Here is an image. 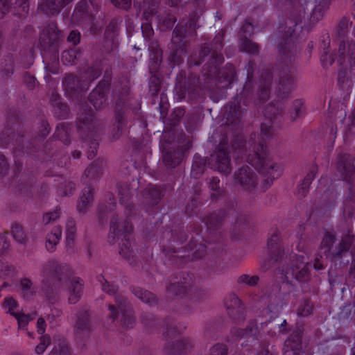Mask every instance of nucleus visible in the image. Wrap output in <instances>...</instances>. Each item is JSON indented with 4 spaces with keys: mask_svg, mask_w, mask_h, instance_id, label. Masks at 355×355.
<instances>
[{
    "mask_svg": "<svg viewBox=\"0 0 355 355\" xmlns=\"http://www.w3.org/2000/svg\"><path fill=\"white\" fill-rule=\"evenodd\" d=\"M271 85L272 76L270 73H268L265 76H261L257 92L260 102H265L268 99Z\"/></svg>",
    "mask_w": 355,
    "mask_h": 355,
    "instance_id": "bb28decb",
    "label": "nucleus"
},
{
    "mask_svg": "<svg viewBox=\"0 0 355 355\" xmlns=\"http://www.w3.org/2000/svg\"><path fill=\"white\" fill-rule=\"evenodd\" d=\"M303 103L300 100H296L293 102L292 110L290 113L291 120L295 121L302 113Z\"/></svg>",
    "mask_w": 355,
    "mask_h": 355,
    "instance_id": "bf43d9fd",
    "label": "nucleus"
},
{
    "mask_svg": "<svg viewBox=\"0 0 355 355\" xmlns=\"http://www.w3.org/2000/svg\"><path fill=\"white\" fill-rule=\"evenodd\" d=\"M197 18L191 17L184 28L178 25L173 32L170 46L169 60L174 64H179L183 61V57L187 54L186 47L188 42L186 34L193 35L196 30Z\"/></svg>",
    "mask_w": 355,
    "mask_h": 355,
    "instance_id": "39448f33",
    "label": "nucleus"
},
{
    "mask_svg": "<svg viewBox=\"0 0 355 355\" xmlns=\"http://www.w3.org/2000/svg\"><path fill=\"white\" fill-rule=\"evenodd\" d=\"M191 348V345L187 339H180L175 343H168L166 347L167 353L181 355V353L187 352Z\"/></svg>",
    "mask_w": 355,
    "mask_h": 355,
    "instance_id": "473e14b6",
    "label": "nucleus"
},
{
    "mask_svg": "<svg viewBox=\"0 0 355 355\" xmlns=\"http://www.w3.org/2000/svg\"><path fill=\"white\" fill-rule=\"evenodd\" d=\"M208 188L210 191V197L211 200L217 201L225 195V191L220 187V180L218 177H211L207 180Z\"/></svg>",
    "mask_w": 355,
    "mask_h": 355,
    "instance_id": "c85d7f7f",
    "label": "nucleus"
},
{
    "mask_svg": "<svg viewBox=\"0 0 355 355\" xmlns=\"http://www.w3.org/2000/svg\"><path fill=\"white\" fill-rule=\"evenodd\" d=\"M132 293L138 299L146 304L152 306L157 303L156 297L148 291L141 288H134Z\"/></svg>",
    "mask_w": 355,
    "mask_h": 355,
    "instance_id": "ea45409f",
    "label": "nucleus"
},
{
    "mask_svg": "<svg viewBox=\"0 0 355 355\" xmlns=\"http://www.w3.org/2000/svg\"><path fill=\"white\" fill-rule=\"evenodd\" d=\"M80 33L77 31H71L67 37V41L73 45H77L80 41Z\"/></svg>",
    "mask_w": 355,
    "mask_h": 355,
    "instance_id": "338daca9",
    "label": "nucleus"
},
{
    "mask_svg": "<svg viewBox=\"0 0 355 355\" xmlns=\"http://www.w3.org/2000/svg\"><path fill=\"white\" fill-rule=\"evenodd\" d=\"M61 214L60 209L56 208L53 211L46 213L43 216V223L48 225L52 222L57 220Z\"/></svg>",
    "mask_w": 355,
    "mask_h": 355,
    "instance_id": "4d7b16f0",
    "label": "nucleus"
},
{
    "mask_svg": "<svg viewBox=\"0 0 355 355\" xmlns=\"http://www.w3.org/2000/svg\"><path fill=\"white\" fill-rule=\"evenodd\" d=\"M225 217V212L223 210H219L208 215L205 220L208 229L215 230L220 226Z\"/></svg>",
    "mask_w": 355,
    "mask_h": 355,
    "instance_id": "72a5a7b5",
    "label": "nucleus"
},
{
    "mask_svg": "<svg viewBox=\"0 0 355 355\" xmlns=\"http://www.w3.org/2000/svg\"><path fill=\"white\" fill-rule=\"evenodd\" d=\"M51 103L54 108L55 114L59 118H64L67 116L69 112V107L61 101L60 96L56 94L53 93L50 99Z\"/></svg>",
    "mask_w": 355,
    "mask_h": 355,
    "instance_id": "7c9ffc66",
    "label": "nucleus"
},
{
    "mask_svg": "<svg viewBox=\"0 0 355 355\" xmlns=\"http://www.w3.org/2000/svg\"><path fill=\"white\" fill-rule=\"evenodd\" d=\"M259 277L257 275L250 276L246 274L240 275L238 277L237 283L239 284H244L249 286H254L257 284Z\"/></svg>",
    "mask_w": 355,
    "mask_h": 355,
    "instance_id": "5fc2aeb1",
    "label": "nucleus"
},
{
    "mask_svg": "<svg viewBox=\"0 0 355 355\" xmlns=\"http://www.w3.org/2000/svg\"><path fill=\"white\" fill-rule=\"evenodd\" d=\"M82 54L80 49H71L62 52V61L64 64H73L75 60Z\"/></svg>",
    "mask_w": 355,
    "mask_h": 355,
    "instance_id": "de8ad7c7",
    "label": "nucleus"
},
{
    "mask_svg": "<svg viewBox=\"0 0 355 355\" xmlns=\"http://www.w3.org/2000/svg\"><path fill=\"white\" fill-rule=\"evenodd\" d=\"M40 343L35 347V352L37 354H42L44 353L46 347L51 343V338L49 335H43L40 338Z\"/></svg>",
    "mask_w": 355,
    "mask_h": 355,
    "instance_id": "6e6d98bb",
    "label": "nucleus"
},
{
    "mask_svg": "<svg viewBox=\"0 0 355 355\" xmlns=\"http://www.w3.org/2000/svg\"><path fill=\"white\" fill-rule=\"evenodd\" d=\"M314 178L315 173L313 171H311L306 175L297 189V195L300 197L302 198L306 196L309 191V186Z\"/></svg>",
    "mask_w": 355,
    "mask_h": 355,
    "instance_id": "3c124183",
    "label": "nucleus"
},
{
    "mask_svg": "<svg viewBox=\"0 0 355 355\" xmlns=\"http://www.w3.org/2000/svg\"><path fill=\"white\" fill-rule=\"evenodd\" d=\"M162 196V191L157 187L154 185H149L145 189L144 192L146 202L151 205L157 204L161 199Z\"/></svg>",
    "mask_w": 355,
    "mask_h": 355,
    "instance_id": "f704fd0d",
    "label": "nucleus"
},
{
    "mask_svg": "<svg viewBox=\"0 0 355 355\" xmlns=\"http://www.w3.org/2000/svg\"><path fill=\"white\" fill-rule=\"evenodd\" d=\"M68 292V302L71 304H76L83 293V284L78 277H72L66 284Z\"/></svg>",
    "mask_w": 355,
    "mask_h": 355,
    "instance_id": "a211bd4d",
    "label": "nucleus"
},
{
    "mask_svg": "<svg viewBox=\"0 0 355 355\" xmlns=\"http://www.w3.org/2000/svg\"><path fill=\"white\" fill-rule=\"evenodd\" d=\"M183 152L179 147L176 148L166 149L163 148L162 162L167 168H175L178 166L182 160Z\"/></svg>",
    "mask_w": 355,
    "mask_h": 355,
    "instance_id": "f3484780",
    "label": "nucleus"
},
{
    "mask_svg": "<svg viewBox=\"0 0 355 355\" xmlns=\"http://www.w3.org/2000/svg\"><path fill=\"white\" fill-rule=\"evenodd\" d=\"M55 136L64 144H68L70 141L69 138V128L64 123H60L56 128Z\"/></svg>",
    "mask_w": 355,
    "mask_h": 355,
    "instance_id": "603ef678",
    "label": "nucleus"
},
{
    "mask_svg": "<svg viewBox=\"0 0 355 355\" xmlns=\"http://www.w3.org/2000/svg\"><path fill=\"white\" fill-rule=\"evenodd\" d=\"M159 0H144V17L150 21L158 12Z\"/></svg>",
    "mask_w": 355,
    "mask_h": 355,
    "instance_id": "4c0bfd02",
    "label": "nucleus"
},
{
    "mask_svg": "<svg viewBox=\"0 0 355 355\" xmlns=\"http://www.w3.org/2000/svg\"><path fill=\"white\" fill-rule=\"evenodd\" d=\"M233 336L236 338H243L247 336L257 337L259 330L257 322L252 321L249 323L246 329H234L232 331Z\"/></svg>",
    "mask_w": 355,
    "mask_h": 355,
    "instance_id": "2f4dec72",
    "label": "nucleus"
},
{
    "mask_svg": "<svg viewBox=\"0 0 355 355\" xmlns=\"http://www.w3.org/2000/svg\"><path fill=\"white\" fill-rule=\"evenodd\" d=\"M295 80V76L291 73L284 72L281 74L278 85V92L280 94L286 96L289 94Z\"/></svg>",
    "mask_w": 355,
    "mask_h": 355,
    "instance_id": "cd10ccee",
    "label": "nucleus"
},
{
    "mask_svg": "<svg viewBox=\"0 0 355 355\" xmlns=\"http://www.w3.org/2000/svg\"><path fill=\"white\" fill-rule=\"evenodd\" d=\"M42 273V291L46 298L51 303H53L56 300L59 291L57 284H65L71 279V270L66 263L51 260L44 265Z\"/></svg>",
    "mask_w": 355,
    "mask_h": 355,
    "instance_id": "7ed1b4c3",
    "label": "nucleus"
},
{
    "mask_svg": "<svg viewBox=\"0 0 355 355\" xmlns=\"http://www.w3.org/2000/svg\"><path fill=\"white\" fill-rule=\"evenodd\" d=\"M303 331V327H298L286 340L284 347V355H300L302 354Z\"/></svg>",
    "mask_w": 355,
    "mask_h": 355,
    "instance_id": "f8f14e48",
    "label": "nucleus"
},
{
    "mask_svg": "<svg viewBox=\"0 0 355 355\" xmlns=\"http://www.w3.org/2000/svg\"><path fill=\"white\" fill-rule=\"evenodd\" d=\"M93 202V191L90 187H86L82 192L80 201L78 203L79 211H85Z\"/></svg>",
    "mask_w": 355,
    "mask_h": 355,
    "instance_id": "58836bf2",
    "label": "nucleus"
},
{
    "mask_svg": "<svg viewBox=\"0 0 355 355\" xmlns=\"http://www.w3.org/2000/svg\"><path fill=\"white\" fill-rule=\"evenodd\" d=\"M4 306L8 309V313L15 316L17 315V313L21 311L19 309V305L17 301L12 297H7L4 300Z\"/></svg>",
    "mask_w": 355,
    "mask_h": 355,
    "instance_id": "864d4df0",
    "label": "nucleus"
},
{
    "mask_svg": "<svg viewBox=\"0 0 355 355\" xmlns=\"http://www.w3.org/2000/svg\"><path fill=\"white\" fill-rule=\"evenodd\" d=\"M108 309L110 311L109 318L114 321L119 315V311L122 315L121 324L126 328H132L135 322L133 315V311L127 299L122 295H116L115 297V304H109Z\"/></svg>",
    "mask_w": 355,
    "mask_h": 355,
    "instance_id": "0eeeda50",
    "label": "nucleus"
},
{
    "mask_svg": "<svg viewBox=\"0 0 355 355\" xmlns=\"http://www.w3.org/2000/svg\"><path fill=\"white\" fill-rule=\"evenodd\" d=\"M73 0H43L40 5V9L46 15H53L59 13L61 9Z\"/></svg>",
    "mask_w": 355,
    "mask_h": 355,
    "instance_id": "393cba45",
    "label": "nucleus"
},
{
    "mask_svg": "<svg viewBox=\"0 0 355 355\" xmlns=\"http://www.w3.org/2000/svg\"><path fill=\"white\" fill-rule=\"evenodd\" d=\"M108 83L101 81L89 95V101L96 109H101L105 106L107 101Z\"/></svg>",
    "mask_w": 355,
    "mask_h": 355,
    "instance_id": "dca6fc26",
    "label": "nucleus"
},
{
    "mask_svg": "<svg viewBox=\"0 0 355 355\" xmlns=\"http://www.w3.org/2000/svg\"><path fill=\"white\" fill-rule=\"evenodd\" d=\"M313 305L309 300H304L297 309V315L307 316L312 313Z\"/></svg>",
    "mask_w": 355,
    "mask_h": 355,
    "instance_id": "13d9d810",
    "label": "nucleus"
},
{
    "mask_svg": "<svg viewBox=\"0 0 355 355\" xmlns=\"http://www.w3.org/2000/svg\"><path fill=\"white\" fill-rule=\"evenodd\" d=\"M10 232L14 240L17 243L23 245H25L27 243L28 237L27 234L24 232L21 225L18 223H13L11 225Z\"/></svg>",
    "mask_w": 355,
    "mask_h": 355,
    "instance_id": "c9c22d12",
    "label": "nucleus"
},
{
    "mask_svg": "<svg viewBox=\"0 0 355 355\" xmlns=\"http://www.w3.org/2000/svg\"><path fill=\"white\" fill-rule=\"evenodd\" d=\"M293 276L299 282H307L310 277V272L308 265L300 263L291 268Z\"/></svg>",
    "mask_w": 355,
    "mask_h": 355,
    "instance_id": "e433bc0d",
    "label": "nucleus"
},
{
    "mask_svg": "<svg viewBox=\"0 0 355 355\" xmlns=\"http://www.w3.org/2000/svg\"><path fill=\"white\" fill-rule=\"evenodd\" d=\"M302 14L300 12L297 14L294 19L291 18L286 21L288 30L285 31L284 35L282 37L279 44V49L281 53L286 55L288 53L295 52V40L296 37L293 26L302 21Z\"/></svg>",
    "mask_w": 355,
    "mask_h": 355,
    "instance_id": "6e6552de",
    "label": "nucleus"
},
{
    "mask_svg": "<svg viewBox=\"0 0 355 355\" xmlns=\"http://www.w3.org/2000/svg\"><path fill=\"white\" fill-rule=\"evenodd\" d=\"M175 89L180 96L184 97L187 92H191L196 85L195 78H186L185 72H180L177 78Z\"/></svg>",
    "mask_w": 355,
    "mask_h": 355,
    "instance_id": "b1692460",
    "label": "nucleus"
},
{
    "mask_svg": "<svg viewBox=\"0 0 355 355\" xmlns=\"http://www.w3.org/2000/svg\"><path fill=\"white\" fill-rule=\"evenodd\" d=\"M20 292L24 299L29 300L35 294L36 291L29 279L23 278L20 282Z\"/></svg>",
    "mask_w": 355,
    "mask_h": 355,
    "instance_id": "37998d69",
    "label": "nucleus"
},
{
    "mask_svg": "<svg viewBox=\"0 0 355 355\" xmlns=\"http://www.w3.org/2000/svg\"><path fill=\"white\" fill-rule=\"evenodd\" d=\"M103 162H93L85 171V175L89 179H96L103 173Z\"/></svg>",
    "mask_w": 355,
    "mask_h": 355,
    "instance_id": "09e8293b",
    "label": "nucleus"
},
{
    "mask_svg": "<svg viewBox=\"0 0 355 355\" xmlns=\"http://www.w3.org/2000/svg\"><path fill=\"white\" fill-rule=\"evenodd\" d=\"M62 235V230L60 226H56L46 236V248L49 251L53 252L55 246L58 243Z\"/></svg>",
    "mask_w": 355,
    "mask_h": 355,
    "instance_id": "79ce46f5",
    "label": "nucleus"
},
{
    "mask_svg": "<svg viewBox=\"0 0 355 355\" xmlns=\"http://www.w3.org/2000/svg\"><path fill=\"white\" fill-rule=\"evenodd\" d=\"M232 147L236 158L242 157L245 151L246 161L261 173L263 178L261 189L263 191L268 189L273 180L282 175L281 166L270 157L267 147L259 137H252L248 144L240 140L239 143L234 144Z\"/></svg>",
    "mask_w": 355,
    "mask_h": 355,
    "instance_id": "f257e3e1",
    "label": "nucleus"
},
{
    "mask_svg": "<svg viewBox=\"0 0 355 355\" xmlns=\"http://www.w3.org/2000/svg\"><path fill=\"white\" fill-rule=\"evenodd\" d=\"M206 161L199 155H195L191 168V176L197 179L205 172Z\"/></svg>",
    "mask_w": 355,
    "mask_h": 355,
    "instance_id": "a18cd8bd",
    "label": "nucleus"
},
{
    "mask_svg": "<svg viewBox=\"0 0 355 355\" xmlns=\"http://www.w3.org/2000/svg\"><path fill=\"white\" fill-rule=\"evenodd\" d=\"M64 87L69 92H83L87 90V84L79 80L76 76L69 74L66 76L63 81Z\"/></svg>",
    "mask_w": 355,
    "mask_h": 355,
    "instance_id": "a878e982",
    "label": "nucleus"
},
{
    "mask_svg": "<svg viewBox=\"0 0 355 355\" xmlns=\"http://www.w3.org/2000/svg\"><path fill=\"white\" fill-rule=\"evenodd\" d=\"M194 285L193 277L189 274H183L179 282H175L168 286V290L175 293L177 295H184L188 293Z\"/></svg>",
    "mask_w": 355,
    "mask_h": 355,
    "instance_id": "6ab92c4d",
    "label": "nucleus"
},
{
    "mask_svg": "<svg viewBox=\"0 0 355 355\" xmlns=\"http://www.w3.org/2000/svg\"><path fill=\"white\" fill-rule=\"evenodd\" d=\"M245 110L241 105V97L236 96L231 103L230 111L227 115V123L231 124L238 123Z\"/></svg>",
    "mask_w": 355,
    "mask_h": 355,
    "instance_id": "5701e85b",
    "label": "nucleus"
},
{
    "mask_svg": "<svg viewBox=\"0 0 355 355\" xmlns=\"http://www.w3.org/2000/svg\"><path fill=\"white\" fill-rule=\"evenodd\" d=\"M351 26L352 22H349V20L346 18H344L340 21L338 25L339 40L342 38H346L345 33L349 27Z\"/></svg>",
    "mask_w": 355,
    "mask_h": 355,
    "instance_id": "680f3d73",
    "label": "nucleus"
},
{
    "mask_svg": "<svg viewBox=\"0 0 355 355\" xmlns=\"http://www.w3.org/2000/svg\"><path fill=\"white\" fill-rule=\"evenodd\" d=\"M63 35L60 31L58 29L55 23L51 22L45 27L40 36V46L44 52H51L50 60L46 61L45 64V69L46 73L50 76L51 73L55 74L58 72L59 61L57 54L58 44Z\"/></svg>",
    "mask_w": 355,
    "mask_h": 355,
    "instance_id": "20e7f679",
    "label": "nucleus"
},
{
    "mask_svg": "<svg viewBox=\"0 0 355 355\" xmlns=\"http://www.w3.org/2000/svg\"><path fill=\"white\" fill-rule=\"evenodd\" d=\"M227 348L225 345L223 344H216L214 345L211 350L209 355H227Z\"/></svg>",
    "mask_w": 355,
    "mask_h": 355,
    "instance_id": "0e129e2a",
    "label": "nucleus"
},
{
    "mask_svg": "<svg viewBox=\"0 0 355 355\" xmlns=\"http://www.w3.org/2000/svg\"><path fill=\"white\" fill-rule=\"evenodd\" d=\"M21 139V136L16 133L15 130L8 128L0 135V145L7 146L12 144L13 146H18L20 144Z\"/></svg>",
    "mask_w": 355,
    "mask_h": 355,
    "instance_id": "c756f323",
    "label": "nucleus"
},
{
    "mask_svg": "<svg viewBox=\"0 0 355 355\" xmlns=\"http://www.w3.org/2000/svg\"><path fill=\"white\" fill-rule=\"evenodd\" d=\"M215 45L214 49H211L209 45L203 46L199 53V60H194L193 63L195 65H199L205 57L212 52L211 60L203 67L204 76L208 78H218L220 82L230 85L234 81L235 77L234 67L229 64L225 69L219 71V66L224 60L223 55L218 53V51L223 48V43L220 38L216 39Z\"/></svg>",
    "mask_w": 355,
    "mask_h": 355,
    "instance_id": "f03ea898",
    "label": "nucleus"
},
{
    "mask_svg": "<svg viewBox=\"0 0 355 355\" xmlns=\"http://www.w3.org/2000/svg\"><path fill=\"white\" fill-rule=\"evenodd\" d=\"M225 306L229 315L234 319H242L243 307L240 299L234 294L230 295L225 300Z\"/></svg>",
    "mask_w": 355,
    "mask_h": 355,
    "instance_id": "4be33fe9",
    "label": "nucleus"
},
{
    "mask_svg": "<svg viewBox=\"0 0 355 355\" xmlns=\"http://www.w3.org/2000/svg\"><path fill=\"white\" fill-rule=\"evenodd\" d=\"M268 249L269 257L274 261L281 260L285 254L284 246L277 234H273L268 241Z\"/></svg>",
    "mask_w": 355,
    "mask_h": 355,
    "instance_id": "412c9836",
    "label": "nucleus"
},
{
    "mask_svg": "<svg viewBox=\"0 0 355 355\" xmlns=\"http://www.w3.org/2000/svg\"><path fill=\"white\" fill-rule=\"evenodd\" d=\"M132 230V226L128 219L122 220L114 216L110 221V231L107 238L109 243L114 244L121 236L125 238Z\"/></svg>",
    "mask_w": 355,
    "mask_h": 355,
    "instance_id": "9b49d317",
    "label": "nucleus"
},
{
    "mask_svg": "<svg viewBox=\"0 0 355 355\" xmlns=\"http://www.w3.org/2000/svg\"><path fill=\"white\" fill-rule=\"evenodd\" d=\"M15 318L17 320L19 327H24L27 325L28 321L32 320L35 318V315L24 314L21 311H19L17 315H15Z\"/></svg>",
    "mask_w": 355,
    "mask_h": 355,
    "instance_id": "052dcab7",
    "label": "nucleus"
},
{
    "mask_svg": "<svg viewBox=\"0 0 355 355\" xmlns=\"http://www.w3.org/2000/svg\"><path fill=\"white\" fill-rule=\"evenodd\" d=\"M338 59L341 64L347 59L351 68H355V42L342 38L338 41Z\"/></svg>",
    "mask_w": 355,
    "mask_h": 355,
    "instance_id": "4468645a",
    "label": "nucleus"
},
{
    "mask_svg": "<svg viewBox=\"0 0 355 355\" xmlns=\"http://www.w3.org/2000/svg\"><path fill=\"white\" fill-rule=\"evenodd\" d=\"M142 33L146 40H150L153 35V30L148 21L144 22L141 25Z\"/></svg>",
    "mask_w": 355,
    "mask_h": 355,
    "instance_id": "69168bd1",
    "label": "nucleus"
},
{
    "mask_svg": "<svg viewBox=\"0 0 355 355\" xmlns=\"http://www.w3.org/2000/svg\"><path fill=\"white\" fill-rule=\"evenodd\" d=\"M101 74V69L98 67L93 65L81 72L80 79H83L84 83L87 84L88 88L89 84L98 78Z\"/></svg>",
    "mask_w": 355,
    "mask_h": 355,
    "instance_id": "a19ab883",
    "label": "nucleus"
},
{
    "mask_svg": "<svg viewBox=\"0 0 355 355\" xmlns=\"http://www.w3.org/2000/svg\"><path fill=\"white\" fill-rule=\"evenodd\" d=\"M100 123L94 116L92 110L87 107H83L78 114L77 126L83 131H94L99 126Z\"/></svg>",
    "mask_w": 355,
    "mask_h": 355,
    "instance_id": "2eb2a0df",
    "label": "nucleus"
},
{
    "mask_svg": "<svg viewBox=\"0 0 355 355\" xmlns=\"http://www.w3.org/2000/svg\"><path fill=\"white\" fill-rule=\"evenodd\" d=\"M119 254L130 263L134 262V250L129 240L122 239V243L120 244Z\"/></svg>",
    "mask_w": 355,
    "mask_h": 355,
    "instance_id": "c03bdc74",
    "label": "nucleus"
},
{
    "mask_svg": "<svg viewBox=\"0 0 355 355\" xmlns=\"http://www.w3.org/2000/svg\"><path fill=\"white\" fill-rule=\"evenodd\" d=\"M90 315L87 310H81L77 315L76 327L80 330H87L89 328Z\"/></svg>",
    "mask_w": 355,
    "mask_h": 355,
    "instance_id": "49530a36",
    "label": "nucleus"
},
{
    "mask_svg": "<svg viewBox=\"0 0 355 355\" xmlns=\"http://www.w3.org/2000/svg\"><path fill=\"white\" fill-rule=\"evenodd\" d=\"M354 236L347 234L342 238L340 243L334 247L336 241L334 235L327 232L322 239L320 245V250L327 257L332 260L341 258L349 251L352 243L354 242Z\"/></svg>",
    "mask_w": 355,
    "mask_h": 355,
    "instance_id": "423d86ee",
    "label": "nucleus"
},
{
    "mask_svg": "<svg viewBox=\"0 0 355 355\" xmlns=\"http://www.w3.org/2000/svg\"><path fill=\"white\" fill-rule=\"evenodd\" d=\"M337 170L342 175L345 180H349L355 174L353 158L349 155H344L340 157Z\"/></svg>",
    "mask_w": 355,
    "mask_h": 355,
    "instance_id": "aec40b11",
    "label": "nucleus"
},
{
    "mask_svg": "<svg viewBox=\"0 0 355 355\" xmlns=\"http://www.w3.org/2000/svg\"><path fill=\"white\" fill-rule=\"evenodd\" d=\"M261 132L266 137H270L272 135V129L270 121L261 124Z\"/></svg>",
    "mask_w": 355,
    "mask_h": 355,
    "instance_id": "774afa93",
    "label": "nucleus"
},
{
    "mask_svg": "<svg viewBox=\"0 0 355 355\" xmlns=\"http://www.w3.org/2000/svg\"><path fill=\"white\" fill-rule=\"evenodd\" d=\"M129 89L127 87L119 88L115 87L113 90L112 100L115 104L114 112L115 117L119 123L117 131L121 134L122 131L121 123L123 119V114L128 107Z\"/></svg>",
    "mask_w": 355,
    "mask_h": 355,
    "instance_id": "1a4fd4ad",
    "label": "nucleus"
},
{
    "mask_svg": "<svg viewBox=\"0 0 355 355\" xmlns=\"http://www.w3.org/2000/svg\"><path fill=\"white\" fill-rule=\"evenodd\" d=\"M208 164L214 170L225 174L232 170L229 153L225 150V145L220 144L217 150L210 155Z\"/></svg>",
    "mask_w": 355,
    "mask_h": 355,
    "instance_id": "9d476101",
    "label": "nucleus"
},
{
    "mask_svg": "<svg viewBox=\"0 0 355 355\" xmlns=\"http://www.w3.org/2000/svg\"><path fill=\"white\" fill-rule=\"evenodd\" d=\"M235 181L246 191L253 190L257 185L255 173L248 166H242L234 175Z\"/></svg>",
    "mask_w": 355,
    "mask_h": 355,
    "instance_id": "ddd939ff",
    "label": "nucleus"
},
{
    "mask_svg": "<svg viewBox=\"0 0 355 355\" xmlns=\"http://www.w3.org/2000/svg\"><path fill=\"white\" fill-rule=\"evenodd\" d=\"M119 195L121 203H127L131 197V192L127 186L119 188Z\"/></svg>",
    "mask_w": 355,
    "mask_h": 355,
    "instance_id": "e2e57ef3",
    "label": "nucleus"
},
{
    "mask_svg": "<svg viewBox=\"0 0 355 355\" xmlns=\"http://www.w3.org/2000/svg\"><path fill=\"white\" fill-rule=\"evenodd\" d=\"M240 48L248 53L256 54L259 52V46L246 37V35L241 36Z\"/></svg>",
    "mask_w": 355,
    "mask_h": 355,
    "instance_id": "8fccbe9b",
    "label": "nucleus"
}]
</instances>
